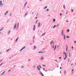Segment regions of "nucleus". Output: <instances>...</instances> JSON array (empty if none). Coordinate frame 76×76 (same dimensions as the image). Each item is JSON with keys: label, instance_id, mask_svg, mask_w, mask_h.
Instances as JSON below:
<instances>
[{"label": "nucleus", "instance_id": "1", "mask_svg": "<svg viewBox=\"0 0 76 76\" xmlns=\"http://www.w3.org/2000/svg\"><path fill=\"white\" fill-rule=\"evenodd\" d=\"M2 3V1H0V6L2 7L3 5V4Z\"/></svg>", "mask_w": 76, "mask_h": 76}, {"label": "nucleus", "instance_id": "2", "mask_svg": "<svg viewBox=\"0 0 76 76\" xmlns=\"http://www.w3.org/2000/svg\"><path fill=\"white\" fill-rule=\"evenodd\" d=\"M50 43V44L51 45H52V43H53V44H54V41H51Z\"/></svg>", "mask_w": 76, "mask_h": 76}, {"label": "nucleus", "instance_id": "3", "mask_svg": "<svg viewBox=\"0 0 76 76\" xmlns=\"http://www.w3.org/2000/svg\"><path fill=\"white\" fill-rule=\"evenodd\" d=\"M26 48L25 47H23L22 48L21 50H20V52H21V51H22L23 50L25 49V48Z\"/></svg>", "mask_w": 76, "mask_h": 76}, {"label": "nucleus", "instance_id": "4", "mask_svg": "<svg viewBox=\"0 0 76 76\" xmlns=\"http://www.w3.org/2000/svg\"><path fill=\"white\" fill-rule=\"evenodd\" d=\"M65 56H66V57H65V58H64V60H65L66 58L67 57V56L66 55V53H65Z\"/></svg>", "mask_w": 76, "mask_h": 76}, {"label": "nucleus", "instance_id": "5", "mask_svg": "<svg viewBox=\"0 0 76 76\" xmlns=\"http://www.w3.org/2000/svg\"><path fill=\"white\" fill-rule=\"evenodd\" d=\"M35 27H36V26L34 25V28H33V30L34 31L35 30Z\"/></svg>", "mask_w": 76, "mask_h": 76}, {"label": "nucleus", "instance_id": "6", "mask_svg": "<svg viewBox=\"0 0 76 76\" xmlns=\"http://www.w3.org/2000/svg\"><path fill=\"white\" fill-rule=\"evenodd\" d=\"M8 11H7V12H5V15H6L8 13Z\"/></svg>", "mask_w": 76, "mask_h": 76}, {"label": "nucleus", "instance_id": "7", "mask_svg": "<svg viewBox=\"0 0 76 76\" xmlns=\"http://www.w3.org/2000/svg\"><path fill=\"white\" fill-rule=\"evenodd\" d=\"M39 53H44V52L42 51H40L38 52Z\"/></svg>", "mask_w": 76, "mask_h": 76}, {"label": "nucleus", "instance_id": "8", "mask_svg": "<svg viewBox=\"0 0 76 76\" xmlns=\"http://www.w3.org/2000/svg\"><path fill=\"white\" fill-rule=\"evenodd\" d=\"M37 68L38 70H39V71L40 70V68H39V66H37Z\"/></svg>", "mask_w": 76, "mask_h": 76}, {"label": "nucleus", "instance_id": "9", "mask_svg": "<svg viewBox=\"0 0 76 76\" xmlns=\"http://www.w3.org/2000/svg\"><path fill=\"white\" fill-rule=\"evenodd\" d=\"M38 27H39L40 25V23H39L38 24Z\"/></svg>", "mask_w": 76, "mask_h": 76}, {"label": "nucleus", "instance_id": "10", "mask_svg": "<svg viewBox=\"0 0 76 76\" xmlns=\"http://www.w3.org/2000/svg\"><path fill=\"white\" fill-rule=\"evenodd\" d=\"M19 27V23H18V25H17V29Z\"/></svg>", "mask_w": 76, "mask_h": 76}, {"label": "nucleus", "instance_id": "11", "mask_svg": "<svg viewBox=\"0 0 76 76\" xmlns=\"http://www.w3.org/2000/svg\"><path fill=\"white\" fill-rule=\"evenodd\" d=\"M34 50H35L36 48V47L35 45H34Z\"/></svg>", "mask_w": 76, "mask_h": 76}, {"label": "nucleus", "instance_id": "12", "mask_svg": "<svg viewBox=\"0 0 76 76\" xmlns=\"http://www.w3.org/2000/svg\"><path fill=\"white\" fill-rule=\"evenodd\" d=\"M56 45L54 49V50H56Z\"/></svg>", "mask_w": 76, "mask_h": 76}, {"label": "nucleus", "instance_id": "13", "mask_svg": "<svg viewBox=\"0 0 76 76\" xmlns=\"http://www.w3.org/2000/svg\"><path fill=\"white\" fill-rule=\"evenodd\" d=\"M11 49L10 48V49H9L7 50V51H6V52H8V51H9V50H10Z\"/></svg>", "mask_w": 76, "mask_h": 76}, {"label": "nucleus", "instance_id": "14", "mask_svg": "<svg viewBox=\"0 0 76 76\" xmlns=\"http://www.w3.org/2000/svg\"><path fill=\"white\" fill-rule=\"evenodd\" d=\"M5 72L4 71V72H3L1 74V75H3L4 74V73H5Z\"/></svg>", "mask_w": 76, "mask_h": 76}, {"label": "nucleus", "instance_id": "15", "mask_svg": "<svg viewBox=\"0 0 76 76\" xmlns=\"http://www.w3.org/2000/svg\"><path fill=\"white\" fill-rule=\"evenodd\" d=\"M56 27V25H55L53 27V28H54Z\"/></svg>", "mask_w": 76, "mask_h": 76}, {"label": "nucleus", "instance_id": "16", "mask_svg": "<svg viewBox=\"0 0 76 76\" xmlns=\"http://www.w3.org/2000/svg\"><path fill=\"white\" fill-rule=\"evenodd\" d=\"M16 24L15 25V27H14V29H15V28H16Z\"/></svg>", "mask_w": 76, "mask_h": 76}, {"label": "nucleus", "instance_id": "17", "mask_svg": "<svg viewBox=\"0 0 76 76\" xmlns=\"http://www.w3.org/2000/svg\"><path fill=\"white\" fill-rule=\"evenodd\" d=\"M18 37L16 39V40H15V42H17V40H18Z\"/></svg>", "mask_w": 76, "mask_h": 76}, {"label": "nucleus", "instance_id": "18", "mask_svg": "<svg viewBox=\"0 0 76 76\" xmlns=\"http://www.w3.org/2000/svg\"><path fill=\"white\" fill-rule=\"evenodd\" d=\"M27 2H26V3L24 4V7H25V6L27 4Z\"/></svg>", "mask_w": 76, "mask_h": 76}, {"label": "nucleus", "instance_id": "19", "mask_svg": "<svg viewBox=\"0 0 76 76\" xmlns=\"http://www.w3.org/2000/svg\"><path fill=\"white\" fill-rule=\"evenodd\" d=\"M71 56L70 53L69 52V57H70Z\"/></svg>", "mask_w": 76, "mask_h": 76}, {"label": "nucleus", "instance_id": "20", "mask_svg": "<svg viewBox=\"0 0 76 76\" xmlns=\"http://www.w3.org/2000/svg\"><path fill=\"white\" fill-rule=\"evenodd\" d=\"M41 74H42V76H44V75L41 72Z\"/></svg>", "mask_w": 76, "mask_h": 76}, {"label": "nucleus", "instance_id": "21", "mask_svg": "<svg viewBox=\"0 0 76 76\" xmlns=\"http://www.w3.org/2000/svg\"><path fill=\"white\" fill-rule=\"evenodd\" d=\"M44 58V57H42V58H41V59L43 60Z\"/></svg>", "mask_w": 76, "mask_h": 76}, {"label": "nucleus", "instance_id": "22", "mask_svg": "<svg viewBox=\"0 0 76 76\" xmlns=\"http://www.w3.org/2000/svg\"><path fill=\"white\" fill-rule=\"evenodd\" d=\"M47 6H46V7H45L44 8V9H46L47 8Z\"/></svg>", "mask_w": 76, "mask_h": 76}, {"label": "nucleus", "instance_id": "23", "mask_svg": "<svg viewBox=\"0 0 76 76\" xmlns=\"http://www.w3.org/2000/svg\"><path fill=\"white\" fill-rule=\"evenodd\" d=\"M55 19H53V22H55Z\"/></svg>", "mask_w": 76, "mask_h": 76}, {"label": "nucleus", "instance_id": "24", "mask_svg": "<svg viewBox=\"0 0 76 76\" xmlns=\"http://www.w3.org/2000/svg\"><path fill=\"white\" fill-rule=\"evenodd\" d=\"M3 29V28H1V29H0V31H1Z\"/></svg>", "mask_w": 76, "mask_h": 76}, {"label": "nucleus", "instance_id": "25", "mask_svg": "<svg viewBox=\"0 0 76 76\" xmlns=\"http://www.w3.org/2000/svg\"><path fill=\"white\" fill-rule=\"evenodd\" d=\"M45 33H46L45 32L43 34H42V36H43L45 34Z\"/></svg>", "mask_w": 76, "mask_h": 76}, {"label": "nucleus", "instance_id": "26", "mask_svg": "<svg viewBox=\"0 0 76 76\" xmlns=\"http://www.w3.org/2000/svg\"><path fill=\"white\" fill-rule=\"evenodd\" d=\"M62 35L63 36V30L62 31Z\"/></svg>", "mask_w": 76, "mask_h": 76}, {"label": "nucleus", "instance_id": "27", "mask_svg": "<svg viewBox=\"0 0 76 76\" xmlns=\"http://www.w3.org/2000/svg\"><path fill=\"white\" fill-rule=\"evenodd\" d=\"M64 40H65V34H64Z\"/></svg>", "mask_w": 76, "mask_h": 76}, {"label": "nucleus", "instance_id": "28", "mask_svg": "<svg viewBox=\"0 0 76 76\" xmlns=\"http://www.w3.org/2000/svg\"><path fill=\"white\" fill-rule=\"evenodd\" d=\"M67 38H69V36H67Z\"/></svg>", "mask_w": 76, "mask_h": 76}, {"label": "nucleus", "instance_id": "29", "mask_svg": "<svg viewBox=\"0 0 76 76\" xmlns=\"http://www.w3.org/2000/svg\"><path fill=\"white\" fill-rule=\"evenodd\" d=\"M33 68H36V66L35 65H34L33 66Z\"/></svg>", "mask_w": 76, "mask_h": 76}, {"label": "nucleus", "instance_id": "30", "mask_svg": "<svg viewBox=\"0 0 76 76\" xmlns=\"http://www.w3.org/2000/svg\"><path fill=\"white\" fill-rule=\"evenodd\" d=\"M10 33V31H9L8 32V34H9Z\"/></svg>", "mask_w": 76, "mask_h": 76}, {"label": "nucleus", "instance_id": "31", "mask_svg": "<svg viewBox=\"0 0 76 76\" xmlns=\"http://www.w3.org/2000/svg\"><path fill=\"white\" fill-rule=\"evenodd\" d=\"M64 9H65V5H64Z\"/></svg>", "mask_w": 76, "mask_h": 76}, {"label": "nucleus", "instance_id": "32", "mask_svg": "<svg viewBox=\"0 0 76 76\" xmlns=\"http://www.w3.org/2000/svg\"><path fill=\"white\" fill-rule=\"evenodd\" d=\"M49 9H47V10H46V11L48 12V11H49Z\"/></svg>", "mask_w": 76, "mask_h": 76}, {"label": "nucleus", "instance_id": "33", "mask_svg": "<svg viewBox=\"0 0 76 76\" xmlns=\"http://www.w3.org/2000/svg\"><path fill=\"white\" fill-rule=\"evenodd\" d=\"M27 13H26V14L25 15V16L27 15Z\"/></svg>", "mask_w": 76, "mask_h": 76}, {"label": "nucleus", "instance_id": "34", "mask_svg": "<svg viewBox=\"0 0 76 76\" xmlns=\"http://www.w3.org/2000/svg\"><path fill=\"white\" fill-rule=\"evenodd\" d=\"M38 20L37 21H36V24H37V22H38Z\"/></svg>", "mask_w": 76, "mask_h": 76}, {"label": "nucleus", "instance_id": "35", "mask_svg": "<svg viewBox=\"0 0 76 76\" xmlns=\"http://www.w3.org/2000/svg\"><path fill=\"white\" fill-rule=\"evenodd\" d=\"M64 73H65V74H66V71L65 70L64 71Z\"/></svg>", "mask_w": 76, "mask_h": 76}, {"label": "nucleus", "instance_id": "36", "mask_svg": "<svg viewBox=\"0 0 76 76\" xmlns=\"http://www.w3.org/2000/svg\"><path fill=\"white\" fill-rule=\"evenodd\" d=\"M43 66L44 67H45V65H43Z\"/></svg>", "mask_w": 76, "mask_h": 76}, {"label": "nucleus", "instance_id": "37", "mask_svg": "<svg viewBox=\"0 0 76 76\" xmlns=\"http://www.w3.org/2000/svg\"><path fill=\"white\" fill-rule=\"evenodd\" d=\"M39 67L40 68H41V66H39Z\"/></svg>", "mask_w": 76, "mask_h": 76}, {"label": "nucleus", "instance_id": "38", "mask_svg": "<svg viewBox=\"0 0 76 76\" xmlns=\"http://www.w3.org/2000/svg\"><path fill=\"white\" fill-rule=\"evenodd\" d=\"M11 14H12L11 13H10V17L11 16Z\"/></svg>", "mask_w": 76, "mask_h": 76}, {"label": "nucleus", "instance_id": "39", "mask_svg": "<svg viewBox=\"0 0 76 76\" xmlns=\"http://www.w3.org/2000/svg\"><path fill=\"white\" fill-rule=\"evenodd\" d=\"M65 53H66V52H64V55H65Z\"/></svg>", "mask_w": 76, "mask_h": 76}, {"label": "nucleus", "instance_id": "40", "mask_svg": "<svg viewBox=\"0 0 76 76\" xmlns=\"http://www.w3.org/2000/svg\"><path fill=\"white\" fill-rule=\"evenodd\" d=\"M69 29H68V30H67V32H69Z\"/></svg>", "mask_w": 76, "mask_h": 76}, {"label": "nucleus", "instance_id": "41", "mask_svg": "<svg viewBox=\"0 0 76 76\" xmlns=\"http://www.w3.org/2000/svg\"><path fill=\"white\" fill-rule=\"evenodd\" d=\"M3 63H2V64H1V65H0V66H1L2 64H3Z\"/></svg>", "mask_w": 76, "mask_h": 76}, {"label": "nucleus", "instance_id": "42", "mask_svg": "<svg viewBox=\"0 0 76 76\" xmlns=\"http://www.w3.org/2000/svg\"><path fill=\"white\" fill-rule=\"evenodd\" d=\"M66 50L67 51L68 50V48H66Z\"/></svg>", "mask_w": 76, "mask_h": 76}, {"label": "nucleus", "instance_id": "43", "mask_svg": "<svg viewBox=\"0 0 76 76\" xmlns=\"http://www.w3.org/2000/svg\"><path fill=\"white\" fill-rule=\"evenodd\" d=\"M71 11H72V12H73V10H71Z\"/></svg>", "mask_w": 76, "mask_h": 76}, {"label": "nucleus", "instance_id": "44", "mask_svg": "<svg viewBox=\"0 0 76 76\" xmlns=\"http://www.w3.org/2000/svg\"><path fill=\"white\" fill-rule=\"evenodd\" d=\"M59 24H58L57 25V26H59Z\"/></svg>", "mask_w": 76, "mask_h": 76}, {"label": "nucleus", "instance_id": "45", "mask_svg": "<svg viewBox=\"0 0 76 76\" xmlns=\"http://www.w3.org/2000/svg\"><path fill=\"white\" fill-rule=\"evenodd\" d=\"M73 65V64H71V66H72Z\"/></svg>", "mask_w": 76, "mask_h": 76}, {"label": "nucleus", "instance_id": "46", "mask_svg": "<svg viewBox=\"0 0 76 76\" xmlns=\"http://www.w3.org/2000/svg\"><path fill=\"white\" fill-rule=\"evenodd\" d=\"M10 71H11V70H9V71H8V72H10Z\"/></svg>", "mask_w": 76, "mask_h": 76}, {"label": "nucleus", "instance_id": "47", "mask_svg": "<svg viewBox=\"0 0 76 76\" xmlns=\"http://www.w3.org/2000/svg\"><path fill=\"white\" fill-rule=\"evenodd\" d=\"M62 15V14H60V16Z\"/></svg>", "mask_w": 76, "mask_h": 76}, {"label": "nucleus", "instance_id": "48", "mask_svg": "<svg viewBox=\"0 0 76 76\" xmlns=\"http://www.w3.org/2000/svg\"><path fill=\"white\" fill-rule=\"evenodd\" d=\"M76 42V41H75V42H74V43H75Z\"/></svg>", "mask_w": 76, "mask_h": 76}, {"label": "nucleus", "instance_id": "49", "mask_svg": "<svg viewBox=\"0 0 76 76\" xmlns=\"http://www.w3.org/2000/svg\"><path fill=\"white\" fill-rule=\"evenodd\" d=\"M3 61V60H1V61H0V62L2 61Z\"/></svg>", "mask_w": 76, "mask_h": 76}, {"label": "nucleus", "instance_id": "50", "mask_svg": "<svg viewBox=\"0 0 76 76\" xmlns=\"http://www.w3.org/2000/svg\"><path fill=\"white\" fill-rule=\"evenodd\" d=\"M74 71V69H73L72 70V72L73 71Z\"/></svg>", "mask_w": 76, "mask_h": 76}, {"label": "nucleus", "instance_id": "51", "mask_svg": "<svg viewBox=\"0 0 76 76\" xmlns=\"http://www.w3.org/2000/svg\"><path fill=\"white\" fill-rule=\"evenodd\" d=\"M28 61H30V59H29L28 60Z\"/></svg>", "mask_w": 76, "mask_h": 76}, {"label": "nucleus", "instance_id": "52", "mask_svg": "<svg viewBox=\"0 0 76 76\" xmlns=\"http://www.w3.org/2000/svg\"><path fill=\"white\" fill-rule=\"evenodd\" d=\"M23 66H22V67H21V68H23Z\"/></svg>", "mask_w": 76, "mask_h": 76}, {"label": "nucleus", "instance_id": "53", "mask_svg": "<svg viewBox=\"0 0 76 76\" xmlns=\"http://www.w3.org/2000/svg\"><path fill=\"white\" fill-rule=\"evenodd\" d=\"M59 48V45H58L57 46V48Z\"/></svg>", "mask_w": 76, "mask_h": 76}, {"label": "nucleus", "instance_id": "54", "mask_svg": "<svg viewBox=\"0 0 76 76\" xmlns=\"http://www.w3.org/2000/svg\"><path fill=\"white\" fill-rule=\"evenodd\" d=\"M54 45H53V48H54Z\"/></svg>", "mask_w": 76, "mask_h": 76}, {"label": "nucleus", "instance_id": "55", "mask_svg": "<svg viewBox=\"0 0 76 76\" xmlns=\"http://www.w3.org/2000/svg\"><path fill=\"white\" fill-rule=\"evenodd\" d=\"M61 57H60L59 59H61Z\"/></svg>", "mask_w": 76, "mask_h": 76}, {"label": "nucleus", "instance_id": "56", "mask_svg": "<svg viewBox=\"0 0 76 76\" xmlns=\"http://www.w3.org/2000/svg\"><path fill=\"white\" fill-rule=\"evenodd\" d=\"M61 68H62L61 67H60V69H61Z\"/></svg>", "mask_w": 76, "mask_h": 76}, {"label": "nucleus", "instance_id": "57", "mask_svg": "<svg viewBox=\"0 0 76 76\" xmlns=\"http://www.w3.org/2000/svg\"><path fill=\"white\" fill-rule=\"evenodd\" d=\"M58 67H59V66H58V65L57 66V67L58 68Z\"/></svg>", "mask_w": 76, "mask_h": 76}, {"label": "nucleus", "instance_id": "58", "mask_svg": "<svg viewBox=\"0 0 76 76\" xmlns=\"http://www.w3.org/2000/svg\"><path fill=\"white\" fill-rule=\"evenodd\" d=\"M35 19H37V17H36L35 18Z\"/></svg>", "mask_w": 76, "mask_h": 76}, {"label": "nucleus", "instance_id": "59", "mask_svg": "<svg viewBox=\"0 0 76 76\" xmlns=\"http://www.w3.org/2000/svg\"><path fill=\"white\" fill-rule=\"evenodd\" d=\"M73 47H72V49H73Z\"/></svg>", "mask_w": 76, "mask_h": 76}, {"label": "nucleus", "instance_id": "60", "mask_svg": "<svg viewBox=\"0 0 76 76\" xmlns=\"http://www.w3.org/2000/svg\"><path fill=\"white\" fill-rule=\"evenodd\" d=\"M1 53H2V52H0V54H1Z\"/></svg>", "mask_w": 76, "mask_h": 76}, {"label": "nucleus", "instance_id": "61", "mask_svg": "<svg viewBox=\"0 0 76 76\" xmlns=\"http://www.w3.org/2000/svg\"><path fill=\"white\" fill-rule=\"evenodd\" d=\"M66 22H67V23H68V20H67L66 21Z\"/></svg>", "mask_w": 76, "mask_h": 76}, {"label": "nucleus", "instance_id": "62", "mask_svg": "<svg viewBox=\"0 0 76 76\" xmlns=\"http://www.w3.org/2000/svg\"><path fill=\"white\" fill-rule=\"evenodd\" d=\"M55 61L56 62H57V60H55Z\"/></svg>", "mask_w": 76, "mask_h": 76}, {"label": "nucleus", "instance_id": "63", "mask_svg": "<svg viewBox=\"0 0 76 76\" xmlns=\"http://www.w3.org/2000/svg\"><path fill=\"white\" fill-rule=\"evenodd\" d=\"M45 70V69H44V68L43 69V70Z\"/></svg>", "mask_w": 76, "mask_h": 76}, {"label": "nucleus", "instance_id": "64", "mask_svg": "<svg viewBox=\"0 0 76 76\" xmlns=\"http://www.w3.org/2000/svg\"><path fill=\"white\" fill-rule=\"evenodd\" d=\"M15 66H16V65H14V67H15Z\"/></svg>", "mask_w": 76, "mask_h": 76}]
</instances>
